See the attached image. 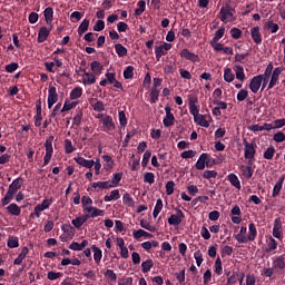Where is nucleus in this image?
<instances>
[{
  "instance_id": "nucleus-1",
  "label": "nucleus",
  "mask_w": 285,
  "mask_h": 285,
  "mask_svg": "<svg viewBox=\"0 0 285 285\" xmlns=\"http://www.w3.org/2000/svg\"><path fill=\"white\" fill-rule=\"evenodd\" d=\"M73 161L78 164V166H81L82 168L91 169L94 167L95 175H101V159L95 158V159H86L81 156H77L73 158Z\"/></svg>"
},
{
  "instance_id": "nucleus-2",
  "label": "nucleus",
  "mask_w": 285,
  "mask_h": 285,
  "mask_svg": "<svg viewBox=\"0 0 285 285\" xmlns=\"http://www.w3.org/2000/svg\"><path fill=\"white\" fill-rule=\"evenodd\" d=\"M219 16L223 23H230L235 21V11L228 6L222 7Z\"/></svg>"
},
{
  "instance_id": "nucleus-3",
  "label": "nucleus",
  "mask_w": 285,
  "mask_h": 285,
  "mask_svg": "<svg viewBox=\"0 0 285 285\" xmlns=\"http://www.w3.org/2000/svg\"><path fill=\"white\" fill-rule=\"evenodd\" d=\"M117 186H119V179L98 181V183L92 184V188H95V190H101V189H107V188H117Z\"/></svg>"
},
{
  "instance_id": "nucleus-4",
  "label": "nucleus",
  "mask_w": 285,
  "mask_h": 285,
  "mask_svg": "<svg viewBox=\"0 0 285 285\" xmlns=\"http://www.w3.org/2000/svg\"><path fill=\"white\" fill-rule=\"evenodd\" d=\"M52 141H55V137L51 136L45 142L46 155L43 157V166H48L50 164V159H52V153H53Z\"/></svg>"
},
{
  "instance_id": "nucleus-5",
  "label": "nucleus",
  "mask_w": 285,
  "mask_h": 285,
  "mask_svg": "<svg viewBox=\"0 0 285 285\" xmlns=\"http://www.w3.org/2000/svg\"><path fill=\"white\" fill-rule=\"evenodd\" d=\"M83 213H85V217H87V219H95V217H104L105 212L102 209H99L97 207H83L82 208Z\"/></svg>"
},
{
  "instance_id": "nucleus-6",
  "label": "nucleus",
  "mask_w": 285,
  "mask_h": 285,
  "mask_svg": "<svg viewBox=\"0 0 285 285\" xmlns=\"http://www.w3.org/2000/svg\"><path fill=\"white\" fill-rule=\"evenodd\" d=\"M185 217L186 216L181 209H176V214L170 215L167 222L169 226H179V224L184 222Z\"/></svg>"
},
{
  "instance_id": "nucleus-7",
  "label": "nucleus",
  "mask_w": 285,
  "mask_h": 285,
  "mask_svg": "<svg viewBox=\"0 0 285 285\" xmlns=\"http://www.w3.org/2000/svg\"><path fill=\"white\" fill-rule=\"evenodd\" d=\"M52 205V199H45L41 204L37 205L33 209V213L31 214L35 215L36 217H41V213H43V210H48V208H50V206Z\"/></svg>"
},
{
  "instance_id": "nucleus-8",
  "label": "nucleus",
  "mask_w": 285,
  "mask_h": 285,
  "mask_svg": "<svg viewBox=\"0 0 285 285\" xmlns=\"http://www.w3.org/2000/svg\"><path fill=\"white\" fill-rule=\"evenodd\" d=\"M98 119H100V122L102 124L104 128H106V130H115V121L110 116L100 114L98 115Z\"/></svg>"
},
{
  "instance_id": "nucleus-9",
  "label": "nucleus",
  "mask_w": 285,
  "mask_h": 285,
  "mask_svg": "<svg viewBox=\"0 0 285 285\" xmlns=\"http://www.w3.org/2000/svg\"><path fill=\"white\" fill-rule=\"evenodd\" d=\"M264 80V76H255L252 78L249 82V90L254 94L257 95L259 92V89L262 88V81Z\"/></svg>"
},
{
  "instance_id": "nucleus-10",
  "label": "nucleus",
  "mask_w": 285,
  "mask_h": 285,
  "mask_svg": "<svg viewBox=\"0 0 285 285\" xmlns=\"http://www.w3.org/2000/svg\"><path fill=\"white\" fill-rule=\"evenodd\" d=\"M59 101V94H57V87H50L48 90V108H52Z\"/></svg>"
},
{
  "instance_id": "nucleus-11",
  "label": "nucleus",
  "mask_w": 285,
  "mask_h": 285,
  "mask_svg": "<svg viewBox=\"0 0 285 285\" xmlns=\"http://www.w3.org/2000/svg\"><path fill=\"white\" fill-rule=\"evenodd\" d=\"M283 70H284V67H277L272 71L268 90H271L272 88H275V86H277V81H279V75H282Z\"/></svg>"
},
{
  "instance_id": "nucleus-12",
  "label": "nucleus",
  "mask_w": 285,
  "mask_h": 285,
  "mask_svg": "<svg viewBox=\"0 0 285 285\" xmlns=\"http://www.w3.org/2000/svg\"><path fill=\"white\" fill-rule=\"evenodd\" d=\"M256 238H257V227H255L254 223H249L248 235L247 237H243L242 240L248 244V242H255Z\"/></svg>"
},
{
  "instance_id": "nucleus-13",
  "label": "nucleus",
  "mask_w": 285,
  "mask_h": 285,
  "mask_svg": "<svg viewBox=\"0 0 285 285\" xmlns=\"http://www.w3.org/2000/svg\"><path fill=\"white\" fill-rule=\"evenodd\" d=\"M180 57L183 59H187V61H193L194 63H199V56L197 53L190 52L188 49H183L180 52Z\"/></svg>"
},
{
  "instance_id": "nucleus-14",
  "label": "nucleus",
  "mask_w": 285,
  "mask_h": 285,
  "mask_svg": "<svg viewBox=\"0 0 285 285\" xmlns=\"http://www.w3.org/2000/svg\"><path fill=\"white\" fill-rule=\"evenodd\" d=\"M208 118H210V116L198 114L197 116L194 117V121L195 124H197V126H202L203 128H208L210 126V124L208 122Z\"/></svg>"
},
{
  "instance_id": "nucleus-15",
  "label": "nucleus",
  "mask_w": 285,
  "mask_h": 285,
  "mask_svg": "<svg viewBox=\"0 0 285 285\" xmlns=\"http://www.w3.org/2000/svg\"><path fill=\"white\" fill-rule=\"evenodd\" d=\"M245 159H253L255 157V144L244 140Z\"/></svg>"
},
{
  "instance_id": "nucleus-16",
  "label": "nucleus",
  "mask_w": 285,
  "mask_h": 285,
  "mask_svg": "<svg viewBox=\"0 0 285 285\" xmlns=\"http://www.w3.org/2000/svg\"><path fill=\"white\" fill-rule=\"evenodd\" d=\"M170 107L165 108L166 117L164 118L163 124L166 128H170V126L175 124V116L173 112H170Z\"/></svg>"
},
{
  "instance_id": "nucleus-17",
  "label": "nucleus",
  "mask_w": 285,
  "mask_h": 285,
  "mask_svg": "<svg viewBox=\"0 0 285 285\" xmlns=\"http://www.w3.org/2000/svg\"><path fill=\"white\" fill-rule=\"evenodd\" d=\"M19 187H14V183L10 185L8 193L6 196L2 198V206H8L10 202H12V195L17 193V189Z\"/></svg>"
},
{
  "instance_id": "nucleus-18",
  "label": "nucleus",
  "mask_w": 285,
  "mask_h": 285,
  "mask_svg": "<svg viewBox=\"0 0 285 285\" xmlns=\"http://www.w3.org/2000/svg\"><path fill=\"white\" fill-rule=\"evenodd\" d=\"M273 237L276 239H282V219L275 218L273 227Z\"/></svg>"
},
{
  "instance_id": "nucleus-19",
  "label": "nucleus",
  "mask_w": 285,
  "mask_h": 285,
  "mask_svg": "<svg viewBox=\"0 0 285 285\" xmlns=\"http://www.w3.org/2000/svg\"><path fill=\"white\" fill-rule=\"evenodd\" d=\"M97 82V77L94 76V73L85 72L82 75V83L83 86H92Z\"/></svg>"
},
{
  "instance_id": "nucleus-20",
  "label": "nucleus",
  "mask_w": 285,
  "mask_h": 285,
  "mask_svg": "<svg viewBox=\"0 0 285 285\" xmlns=\"http://www.w3.org/2000/svg\"><path fill=\"white\" fill-rule=\"evenodd\" d=\"M206 165H208V154H202L196 163V168L197 170H204Z\"/></svg>"
},
{
  "instance_id": "nucleus-21",
  "label": "nucleus",
  "mask_w": 285,
  "mask_h": 285,
  "mask_svg": "<svg viewBox=\"0 0 285 285\" xmlns=\"http://www.w3.org/2000/svg\"><path fill=\"white\" fill-rule=\"evenodd\" d=\"M87 222H88V216L81 215L72 219L71 224L72 226H75V228H81V226H83Z\"/></svg>"
},
{
  "instance_id": "nucleus-22",
  "label": "nucleus",
  "mask_w": 285,
  "mask_h": 285,
  "mask_svg": "<svg viewBox=\"0 0 285 285\" xmlns=\"http://www.w3.org/2000/svg\"><path fill=\"white\" fill-rule=\"evenodd\" d=\"M91 249L94 250V262L96 264H101V257H104V252L97 245H92Z\"/></svg>"
},
{
  "instance_id": "nucleus-23",
  "label": "nucleus",
  "mask_w": 285,
  "mask_h": 285,
  "mask_svg": "<svg viewBox=\"0 0 285 285\" xmlns=\"http://www.w3.org/2000/svg\"><path fill=\"white\" fill-rule=\"evenodd\" d=\"M234 72L238 81H246V73H244V67L239 65L234 66Z\"/></svg>"
},
{
  "instance_id": "nucleus-24",
  "label": "nucleus",
  "mask_w": 285,
  "mask_h": 285,
  "mask_svg": "<svg viewBox=\"0 0 285 285\" xmlns=\"http://www.w3.org/2000/svg\"><path fill=\"white\" fill-rule=\"evenodd\" d=\"M8 214L9 215H13V217H19V215H21V207H19V205L17 204H10L7 207Z\"/></svg>"
},
{
  "instance_id": "nucleus-25",
  "label": "nucleus",
  "mask_w": 285,
  "mask_h": 285,
  "mask_svg": "<svg viewBox=\"0 0 285 285\" xmlns=\"http://www.w3.org/2000/svg\"><path fill=\"white\" fill-rule=\"evenodd\" d=\"M161 210H164V200H161V198H158L153 212L154 219H157V217H159V213H161Z\"/></svg>"
},
{
  "instance_id": "nucleus-26",
  "label": "nucleus",
  "mask_w": 285,
  "mask_h": 285,
  "mask_svg": "<svg viewBox=\"0 0 285 285\" xmlns=\"http://www.w3.org/2000/svg\"><path fill=\"white\" fill-rule=\"evenodd\" d=\"M250 35L255 43H262V33L259 32V27L252 28Z\"/></svg>"
},
{
  "instance_id": "nucleus-27",
  "label": "nucleus",
  "mask_w": 285,
  "mask_h": 285,
  "mask_svg": "<svg viewBox=\"0 0 285 285\" xmlns=\"http://www.w3.org/2000/svg\"><path fill=\"white\" fill-rule=\"evenodd\" d=\"M102 159L105 161V165H104L105 170H111L112 168H115V160H112V157L108 155H104Z\"/></svg>"
},
{
  "instance_id": "nucleus-28",
  "label": "nucleus",
  "mask_w": 285,
  "mask_h": 285,
  "mask_svg": "<svg viewBox=\"0 0 285 285\" xmlns=\"http://www.w3.org/2000/svg\"><path fill=\"white\" fill-rule=\"evenodd\" d=\"M226 276H227V284H225V285L237 284V282L239 279V273H237V272H233L232 275H230V272H228L226 274Z\"/></svg>"
},
{
  "instance_id": "nucleus-29",
  "label": "nucleus",
  "mask_w": 285,
  "mask_h": 285,
  "mask_svg": "<svg viewBox=\"0 0 285 285\" xmlns=\"http://www.w3.org/2000/svg\"><path fill=\"white\" fill-rule=\"evenodd\" d=\"M121 195L119 194V189H114L110 191V195H107L104 197L105 202H117Z\"/></svg>"
},
{
  "instance_id": "nucleus-30",
  "label": "nucleus",
  "mask_w": 285,
  "mask_h": 285,
  "mask_svg": "<svg viewBox=\"0 0 285 285\" xmlns=\"http://www.w3.org/2000/svg\"><path fill=\"white\" fill-rule=\"evenodd\" d=\"M273 250H277V240H275V238H273V236H269L267 238L266 253H273Z\"/></svg>"
},
{
  "instance_id": "nucleus-31",
  "label": "nucleus",
  "mask_w": 285,
  "mask_h": 285,
  "mask_svg": "<svg viewBox=\"0 0 285 285\" xmlns=\"http://www.w3.org/2000/svg\"><path fill=\"white\" fill-rule=\"evenodd\" d=\"M214 273H216L218 277H220V275H224V267L222 266V258L219 257H217L215 261Z\"/></svg>"
},
{
  "instance_id": "nucleus-32",
  "label": "nucleus",
  "mask_w": 285,
  "mask_h": 285,
  "mask_svg": "<svg viewBox=\"0 0 285 285\" xmlns=\"http://www.w3.org/2000/svg\"><path fill=\"white\" fill-rule=\"evenodd\" d=\"M49 35H50V31L48 30V28L42 27L38 33V42L43 43V41H46V39H48Z\"/></svg>"
},
{
  "instance_id": "nucleus-33",
  "label": "nucleus",
  "mask_w": 285,
  "mask_h": 285,
  "mask_svg": "<svg viewBox=\"0 0 285 285\" xmlns=\"http://www.w3.org/2000/svg\"><path fill=\"white\" fill-rule=\"evenodd\" d=\"M246 233H248V229L242 226L239 233L236 235V242H238V244H246V240H243L244 237H247Z\"/></svg>"
},
{
  "instance_id": "nucleus-34",
  "label": "nucleus",
  "mask_w": 285,
  "mask_h": 285,
  "mask_svg": "<svg viewBox=\"0 0 285 285\" xmlns=\"http://www.w3.org/2000/svg\"><path fill=\"white\" fill-rule=\"evenodd\" d=\"M224 79L227 83H233L235 81V75L230 68H225L224 70Z\"/></svg>"
},
{
  "instance_id": "nucleus-35",
  "label": "nucleus",
  "mask_w": 285,
  "mask_h": 285,
  "mask_svg": "<svg viewBox=\"0 0 285 285\" xmlns=\"http://www.w3.org/2000/svg\"><path fill=\"white\" fill-rule=\"evenodd\" d=\"M153 266H155V263L153 262V259L149 258V259L141 263V272L142 273H150Z\"/></svg>"
},
{
  "instance_id": "nucleus-36",
  "label": "nucleus",
  "mask_w": 285,
  "mask_h": 285,
  "mask_svg": "<svg viewBox=\"0 0 285 285\" xmlns=\"http://www.w3.org/2000/svg\"><path fill=\"white\" fill-rule=\"evenodd\" d=\"M265 29L269 30V32H272V35H275V32H277V30H279V24L273 22L272 20H268L265 23Z\"/></svg>"
},
{
  "instance_id": "nucleus-37",
  "label": "nucleus",
  "mask_w": 285,
  "mask_h": 285,
  "mask_svg": "<svg viewBox=\"0 0 285 285\" xmlns=\"http://www.w3.org/2000/svg\"><path fill=\"white\" fill-rule=\"evenodd\" d=\"M115 50L118 57H126L128 55V49L121 43L115 45Z\"/></svg>"
},
{
  "instance_id": "nucleus-38",
  "label": "nucleus",
  "mask_w": 285,
  "mask_h": 285,
  "mask_svg": "<svg viewBox=\"0 0 285 285\" xmlns=\"http://www.w3.org/2000/svg\"><path fill=\"white\" fill-rule=\"evenodd\" d=\"M90 66L94 75H97V76L101 75V70H104V66H101V62L92 61Z\"/></svg>"
},
{
  "instance_id": "nucleus-39",
  "label": "nucleus",
  "mask_w": 285,
  "mask_h": 285,
  "mask_svg": "<svg viewBox=\"0 0 285 285\" xmlns=\"http://www.w3.org/2000/svg\"><path fill=\"white\" fill-rule=\"evenodd\" d=\"M81 95H83V89H81V87H76L70 92V99H80Z\"/></svg>"
},
{
  "instance_id": "nucleus-40",
  "label": "nucleus",
  "mask_w": 285,
  "mask_h": 285,
  "mask_svg": "<svg viewBox=\"0 0 285 285\" xmlns=\"http://www.w3.org/2000/svg\"><path fill=\"white\" fill-rule=\"evenodd\" d=\"M122 202L125 206H129L130 208L135 207V199H132V196H130L128 193L124 194Z\"/></svg>"
},
{
  "instance_id": "nucleus-41",
  "label": "nucleus",
  "mask_w": 285,
  "mask_h": 285,
  "mask_svg": "<svg viewBox=\"0 0 285 285\" xmlns=\"http://www.w3.org/2000/svg\"><path fill=\"white\" fill-rule=\"evenodd\" d=\"M45 19L47 21V23H52V19L55 17V10H52V8L48 7L45 9Z\"/></svg>"
},
{
  "instance_id": "nucleus-42",
  "label": "nucleus",
  "mask_w": 285,
  "mask_h": 285,
  "mask_svg": "<svg viewBox=\"0 0 285 285\" xmlns=\"http://www.w3.org/2000/svg\"><path fill=\"white\" fill-rule=\"evenodd\" d=\"M89 26H90V20H88V19L82 20V22L78 27V35L81 36V35H83V32H87Z\"/></svg>"
},
{
  "instance_id": "nucleus-43",
  "label": "nucleus",
  "mask_w": 285,
  "mask_h": 285,
  "mask_svg": "<svg viewBox=\"0 0 285 285\" xmlns=\"http://www.w3.org/2000/svg\"><path fill=\"white\" fill-rule=\"evenodd\" d=\"M137 6H138V9L135 10V14L136 17H139L144 14V12H146V1L140 0L138 1Z\"/></svg>"
},
{
  "instance_id": "nucleus-44",
  "label": "nucleus",
  "mask_w": 285,
  "mask_h": 285,
  "mask_svg": "<svg viewBox=\"0 0 285 285\" xmlns=\"http://www.w3.org/2000/svg\"><path fill=\"white\" fill-rule=\"evenodd\" d=\"M132 77H135V67L128 66V67L124 70V78H125V79H132Z\"/></svg>"
},
{
  "instance_id": "nucleus-45",
  "label": "nucleus",
  "mask_w": 285,
  "mask_h": 285,
  "mask_svg": "<svg viewBox=\"0 0 285 285\" xmlns=\"http://www.w3.org/2000/svg\"><path fill=\"white\" fill-rule=\"evenodd\" d=\"M72 108H77V102L75 101L70 102L66 100L60 112H68V110H72Z\"/></svg>"
},
{
  "instance_id": "nucleus-46",
  "label": "nucleus",
  "mask_w": 285,
  "mask_h": 285,
  "mask_svg": "<svg viewBox=\"0 0 285 285\" xmlns=\"http://www.w3.org/2000/svg\"><path fill=\"white\" fill-rule=\"evenodd\" d=\"M159 101V89L153 88L150 91V104H157Z\"/></svg>"
},
{
  "instance_id": "nucleus-47",
  "label": "nucleus",
  "mask_w": 285,
  "mask_h": 285,
  "mask_svg": "<svg viewBox=\"0 0 285 285\" xmlns=\"http://www.w3.org/2000/svg\"><path fill=\"white\" fill-rule=\"evenodd\" d=\"M65 153L67 155L75 153V146H72V141L70 139L65 140Z\"/></svg>"
},
{
  "instance_id": "nucleus-48",
  "label": "nucleus",
  "mask_w": 285,
  "mask_h": 285,
  "mask_svg": "<svg viewBox=\"0 0 285 285\" xmlns=\"http://www.w3.org/2000/svg\"><path fill=\"white\" fill-rule=\"evenodd\" d=\"M274 267L278 268L279 271H284L285 262L283 256H279L274 261Z\"/></svg>"
},
{
  "instance_id": "nucleus-49",
  "label": "nucleus",
  "mask_w": 285,
  "mask_h": 285,
  "mask_svg": "<svg viewBox=\"0 0 285 285\" xmlns=\"http://www.w3.org/2000/svg\"><path fill=\"white\" fill-rule=\"evenodd\" d=\"M140 226L141 228H145V230H149V233H155V230H157V228H155V226L150 225L148 223V220H140Z\"/></svg>"
},
{
  "instance_id": "nucleus-50",
  "label": "nucleus",
  "mask_w": 285,
  "mask_h": 285,
  "mask_svg": "<svg viewBox=\"0 0 285 285\" xmlns=\"http://www.w3.org/2000/svg\"><path fill=\"white\" fill-rule=\"evenodd\" d=\"M237 101H246L248 99V90L240 89L236 96Z\"/></svg>"
},
{
  "instance_id": "nucleus-51",
  "label": "nucleus",
  "mask_w": 285,
  "mask_h": 285,
  "mask_svg": "<svg viewBox=\"0 0 285 285\" xmlns=\"http://www.w3.org/2000/svg\"><path fill=\"white\" fill-rule=\"evenodd\" d=\"M7 246L9 248H19V238L17 237H9L7 242Z\"/></svg>"
},
{
  "instance_id": "nucleus-52",
  "label": "nucleus",
  "mask_w": 285,
  "mask_h": 285,
  "mask_svg": "<svg viewBox=\"0 0 285 285\" xmlns=\"http://www.w3.org/2000/svg\"><path fill=\"white\" fill-rule=\"evenodd\" d=\"M194 259L196 261L197 266H202L204 263V255L202 254V250H196L194 253Z\"/></svg>"
},
{
  "instance_id": "nucleus-53",
  "label": "nucleus",
  "mask_w": 285,
  "mask_h": 285,
  "mask_svg": "<svg viewBox=\"0 0 285 285\" xmlns=\"http://www.w3.org/2000/svg\"><path fill=\"white\" fill-rule=\"evenodd\" d=\"M118 118H119L120 126H122V128H126V126L128 125V119H126V112L119 111Z\"/></svg>"
},
{
  "instance_id": "nucleus-54",
  "label": "nucleus",
  "mask_w": 285,
  "mask_h": 285,
  "mask_svg": "<svg viewBox=\"0 0 285 285\" xmlns=\"http://www.w3.org/2000/svg\"><path fill=\"white\" fill-rule=\"evenodd\" d=\"M242 175L246 179H250L253 177V169L248 166L242 168Z\"/></svg>"
},
{
  "instance_id": "nucleus-55",
  "label": "nucleus",
  "mask_w": 285,
  "mask_h": 285,
  "mask_svg": "<svg viewBox=\"0 0 285 285\" xmlns=\"http://www.w3.org/2000/svg\"><path fill=\"white\" fill-rule=\"evenodd\" d=\"M175 193V181L169 180L166 184V195H173Z\"/></svg>"
},
{
  "instance_id": "nucleus-56",
  "label": "nucleus",
  "mask_w": 285,
  "mask_h": 285,
  "mask_svg": "<svg viewBox=\"0 0 285 285\" xmlns=\"http://www.w3.org/2000/svg\"><path fill=\"white\" fill-rule=\"evenodd\" d=\"M273 157H275V147H268L264 153V158L272 159Z\"/></svg>"
},
{
  "instance_id": "nucleus-57",
  "label": "nucleus",
  "mask_w": 285,
  "mask_h": 285,
  "mask_svg": "<svg viewBox=\"0 0 285 285\" xmlns=\"http://www.w3.org/2000/svg\"><path fill=\"white\" fill-rule=\"evenodd\" d=\"M105 277H107L111 282H117V274L112 269H107L105 273Z\"/></svg>"
},
{
  "instance_id": "nucleus-58",
  "label": "nucleus",
  "mask_w": 285,
  "mask_h": 285,
  "mask_svg": "<svg viewBox=\"0 0 285 285\" xmlns=\"http://www.w3.org/2000/svg\"><path fill=\"white\" fill-rule=\"evenodd\" d=\"M104 28H106V22H104V20H98L96 22V24L94 26L95 32H101V30H104Z\"/></svg>"
},
{
  "instance_id": "nucleus-59",
  "label": "nucleus",
  "mask_w": 285,
  "mask_h": 285,
  "mask_svg": "<svg viewBox=\"0 0 285 285\" xmlns=\"http://www.w3.org/2000/svg\"><path fill=\"white\" fill-rule=\"evenodd\" d=\"M230 36L233 39H242V31L239 30V28H232Z\"/></svg>"
},
{
  "instance_id": "nucleus-60",
  "label": "nucleus",
  "mask_w": 285,
  "mask_h": 285,
  "mask_svg": "<svg viewBox=\"0 0 285 285\" xmlns=\"http://www.w3.org/2000/svg\"><path fill=\"white\" fill-rule=\"evenodd\" d=\"M274 141H276V144H282L283 141H285V134L282 131H278L274 135Z\"/></svg>"
},
{
  "instance_id": "nucleus-61",
  "label": "nucleus",
  "mask_w": 285,
  "mask_h": 285,
  "mask_svg": "<svg viewBox=\"0 0 285 285\" xmlns=\"http://www.w3.org/2000/svg\"><path fill=\"white\" fill-rule=\"evenodd\" d=\"M225 32H226V29L219 28V29L216 31V33H215V36H214V38H213V41H215V42L219 41V39H222V37H224V33H225Z\"/></svg>"
},
{
  "instance_id": "nucleus-62",
  "label": "nucleus",
  "mask_w": 285,
  "mask_h": 285,
  "mask_svg": "<svg viewBox=\"0 0 285 285\" xmlns=\"http://www.w3.org/2000/svg\"><path fill=\"white\" fill-rule=\"evenodd\" d=\"M213 279V272L210 269H207L203 275L204 284H209V282Z\"/></svg>"
},
{
  "instance_id": "nucleus-63",
  "label": "nucleus",
  "mask_w": 285,
  "mask_h": 285,
  "mask_svg": "<svg viewBox=\"0 0 285 285\" xmlns=\"http://www.w3.org/2000/svg\"><path fill=\"white\" fill-rule=\"evenodd\" d=\"M81 204H82L83 208L90 207V206H92V198H90L88 196H82Z\"/></svg>"
},
{
  "instance_id": "nucleus-64",
  "label": "nucleus",
  "mask_w": 285,
  "mask_h": 285,
  "mask_svg": "<svg viewBox=\"0 0 285 285\" xmlns=\"http://www.w3.org/2000/svg\"><path fill=\"white\" fill-rule=\"evenodd\" d=\"M233 255V247L232 246H224L222 249V257L230 256Z\"/></svg>"
}]
</instances>
